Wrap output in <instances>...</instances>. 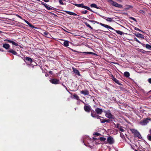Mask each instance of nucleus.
Segmentation results:
<instances>
[{
    "label": "nucleus",
    "instance_id": "cd10ccee",
    "mask_svg": "<svg viewBox=\"0 0 151 151\" xmlns=\"http://www.w3.org/2000/svg\"><path fill=\"white\" fill-rule=\"evenodd\" d=\"M27 61H29L30 63H32V60L31 58L29 57H27L25 59Z\"/></svg>",
    "mask_w": 151,
    "mask_h": 151
},
{
    "label": "nucleus",
    "instance_id": "8fccbe9b",
    "mask_svg": "<svg viewBox=\"0 0 151 151\" xmlns=\"http://www.w3.org/2000/svg\"><path fill=\"white\" fill-rule=\"evenodd\" d=\"M81 7H82V8H84V6H85L83 4H81Z\"/></svg>",
    "mask_w": 151,
    "mask_h": 151
},
{
    "label": "nucleus",
    "instance_id": "7c9ffc66",
    "mask_svg": "<svg viewBox=\"0 0 151 151\" xmlns=\"http://www.w3.org/2000/svg\"><path fill=\"white\" fill-rule=\"evenodd\" d=\"M145 47L147 48L149 50H151V45H149L146 44Z\"/></svg>",
    "mask_w": 151,
    "mask_h": 151
},
{
    "label": "nucleus",
    "instance_id": "a878e982",
    "mask_svg": "<svg viewBox=\"0 0 151 151\" xmlns=\"http://www.w3.org/2000/svg\"><path fill=\"white\" fill-rule=\"evenodd\" d=\"M91 7H93L97 9H98V7L95 4H91L90 6Z\"/></svg>",
    "mask_w": 151,
    "mask_h": 151
},
{
    "label": "nucleus",
    "instance_id": "09e8293b",
    "mask_svg": "<svg viewBox=\"0 0 151 151\" xmlns=\"http://www.w3.org/2000/svg\"><path fill=\"white\" fill-rule=\"evenodd\" d=\"M131 19L132 20H134V21H135V22L137 21L136 19L134 17H132L131 18Z\"/></svg>",
    "mask_w": 151,
    "mask_h": 151
},
{
    "label": "nucleus",
    "instance_id": "bf43d9fd",
    "mask_svg": "<svg viewBox=\"0 0 151 151\" xmlns=\"http://www.w3.org/2000/svg\"><path fill=\"white\" fill-rule=\"evenodd\" d=\"M47 4H46L45 3L43 5L46 7V6H47Z\"/></svg>",
    "mask_w": 151,
    "mask_h": 151
},
{
    "label": "nucleus",
    "instance_id": "f704fd0d",
    "mask_svg": "<svg viewBox=\"0 0 151 151\" xmlns=\"http://www.w3.org/2000/svg\"><path fill=\"white\" fill-rule=\"evenodd\" d=\"M99 139L101 141H105L106 140V138L104 137H100Z\"/></svg>",
    "mask_w": 151,
    "mask_h": 151
},
{
    "label": "nucleus",
    "instance_id": "e2e57ef3",
    "mask_svg": "<svg viewBox=\"0 0 151 151\" xmlns=\"http://www.w3.org/2000/svg\"><path fill=\"white\" fill-rule=\"evenodd\" d=\"M72 50L73 51V52H78L76 51V50Z\"/></svg>",
    "mask_w": 151,
    "mask_h": 151
},
{
    "label": "nucleus",
    "instance_id": "423d86ee",
    "mask_svg": "<svg viewBox=\"0 0 151 151\" xmlns=\"http://www.w3.org/2000/svg\"><path fill=\"white\" fill-rule=\"evenodd\" d=\"M50 82L52 84H56L60 83L59 81L56 79H52L50 80Z\"/></svg>",
    "mask_w": 151,
    "mask_h": 151
},
{
    "label": "nucleus",
    "instance_id": "4be33fe9",
    "mask_svg": "<svg viewBox=\"0 0 151 151\" xmlns=\"http://www.w3.org/2000/svg\"><path fill=\"white\" fill-rule=\"evenodd\" d=\"M132 6L131 5H126L125 6V7L124 8V9L125 10H127L129 9H130L131 8H132Z\"/></svg>",
    "mask_w": 151,
    "mask_h": 151
},
{
    "label": "nucleus",
    "instance_id": "f8f14e48",
    "mask_svg": "<svg viewBox=\"0 0 151 151\" xmlns=\"http://www.w3.org/2000/svg\"><path fill=\"white\" fill-rule=\"evenodd\" d=\"M23 20L28 25H29V26L32 27V28H35V27L34 26H33V25H32L29 22H28V21L24 19H23Z\"/></svg>",
    "mask_w": 151,
    "mask_h": 151
},
{
    "label": "nucleus",
    "instance_id": "39448f33",
    "mask_svg": "<svg viewBox=\"0 0 151 151\" xmlns=\"http://www.w3.org/2000/svg\"><path fill=\"white\" fill-rule=\"evenodd\" d=\"M106 113L105 116H106L109 119H113L114 116L109 111H105Z\"/></svg>",
    "mask_w": 151,
    "mask_h": 151
},
{
    "label": "nucleus",
    "instance_id": "5fc2aeb1",
    "mask_svg": "<svg viewBox=\"0 0 151 151\" xmlns=\"http://www.w3.org/2000/svg\"><path fill=\"white\" fill-rule=\"evenodd\" d=\"M44 1L46 2H47L49 1V0H44Z\"/></svg>",
    "mask_w": 151,
    "mask_h": 151
},
{
    "label": "nucleus",
    "instance_id": "9d476101",
    "mask_svg": "<svg viewBox=\"0 0 151 151\" xmlns=\"http://www.w3.org/2000/svg\"><path fill=\"white\" fill-rule=\"evenodd\" d=\"M80 93L81 94H83L85 96L88 95L89 94V92L87 90H82Z\"/></svg>",
    "mask_w": 151,
    "mask_h": 151
},
{
    "label": "nucleus",
    "instance_id": "58836bf2",
    "mask_svg": "<svg viewBox=\"0 0 151 151\" xmlns=\"http://www.w3.org/2000/svg\"><path fill=\"white\" fill-rule=\"evenodd\" d=\"M84 8L85 9L88 10L90 9V8L88 6H84Z\"/></svg>",
    "mask_w": 151,
    "mask_h": 151
},
{
    "label": "nucleus",
    "instance_id": "6e6552de",
    "mask_svg": "<svg viewBox=\"0 0 151 151\" xmlns=\"http://www.w3.org/2000/svg\"><path fill=\"white\" fill-rule=\"evenodd\" d=\"M111 77H112V79L116 83L118 84L120 86H122V84L120 83L119 80L116 79L113 75H111Z\"/></svg>",
    "mask_w": 151,
    "mask_h": 151
},
{
    "label": "nucleus",
    "instance_id": "ea45409f",
    "mask_svg": "<svg viewBox=\"0 0 151 151\" xmlns=\"http://www.w3.org/2000/svg\"><path fill=\"white\" fill-rule=\"evenodd\" d=\"M93 135H96L97 136H99L101 135V134L100 133H98V132L95 133H93Z\"/></svg>",
    "mask_w": 151,
    "mask_h": 151
},
{
    "label": "nucleus",
    "instance_id": "72a5a7b5",
    "mask_svg": "<svg viewBox=\"0 0 151 151\" xmlns=\"http://www.w3.org/2000/svg\"><path fill=\"white\" fill-rule=\"evenodd\" d=\"M85 25L88 27L90 28L91 29H93V28L91 27V26L87 22H85Z\"/></svg>",
    "mask_w": 151,
    "mask_h": 151
},
{
    "label": "nucleus",
    "instance_id": "c756f323",
    "mask_svg": "<svg viewBox=\"0 0 151 151\" xmlns=\"http://www.w3.org/2000/svg\"><path fill=\"white\" fill-rule=\"evenodd\" d=\"M82 53H84V54H94V53L93 52H81Z\"/></svg>",
    "mask_w": 151,
    "mask_h": 151
},
{
    "label": "nucleus",
    "instance_id": "7ed1b4c3",
    "mask_svg": "<svg viewBox=\"0 0 151 151\" xmlns=\"http://www.w3.org/2000/svg\"><path fill=\"white\" fill-rule=\"evenodd\" d=\"M150 121H151V119L148 118H144L142 121L139 122V124L145 126Z\"/></svg>",
    "mask_w": 151,
    "mask_h": 151
},
{
    "label": "nucleus",
    "instance_id": "aec40b11",
    "mask_svg": "<svg viewBox=\"0 0 151 151\" xmlns=\"http://www.w3.org/2000/svg\"><path fill=\"white\" fill-rule=\"evenodd\" d=\"M130 130L132 132V133L134 134V135H135L136 134H137V132H138V131L137 130L134 129H130Z\"/></svg>",
    "mask_w": 151,
    "mask_h": 151
},
{
    "label": "nucleus",
    "instance_id": "e433bc0d",
    "mask_svg": "<svg viewBox=\"0 0 151 151\" xmlns=\"http://www.w3.org/2000/svg\"><path fill=\"white\" fill-rule=\"evenodd\" d=\"M60 4L63 5L64 4L63 1V0H58Z\"/></svg>",
    "mask_w": 151,
    "mask_h": 151
},
{
    "label": "nucleus",
    "instance_id": "79ce46f5",
    "mask_svg": "<svg viewBox=\"0 0 151 151\" xmlns=\"http://www.w3.org/2000/svg\"><path fill=\"white\" fill-rule=\"evenodd\" d=\"M45 8L48 10H50L52 9V8L49 7L48 5H47Z\"/></svg>",
    "mask_w": 151,
    "mask_h": 151
},
{
    "label": "nucleus",
    "instance_id": "13d9d810",
    "mask_svg": "<svg viewBox=\"0 0 151 151\" xmlns=\"http://www.w3.org/2000/svg\"><path fill=\"white\" fill-rule=\"evenodd\" d=\"M10 40H7V39H6V40H4V41H7L8 42H9V41H10Z\"/></svg>",
    "mask_w": 151,
    "mask_h": 151
},
{
    "label": "nucleus",
    "instance_id": "de8ad7c7",
    "mask_svg": "<svg viewBox=\"0 0 151 151\" xmlns=\"http://www.w3.org/2000/svg\"><path fill=\"white\" fill-rule=\"evenodd\" d=\"M139 12L141 13H142L143 14L145 13L144 11L143 10H140Z\"/></svg>",
    "mask_w": 151,
    "mask_h": 151
},
{
    "label": "nucleus",
    "instance_id": "4d7b16f0",
    "mask_svg": "<svg viewBox=\"0 0 151 151\" xmlns=\"http://www.w3.org/2000/svg\"><path fill=\"white\" fill-rule=\"evenodd\" d=\"M40 1L41 2V4L43 5H44V4L45 3L42 1Z\"/></svg>",
    "mask_w": 151,
    "mask_h": 151
},
{
    "label": "nucleus",
    "instance_id": "ddd939ff",
    "mask_svg": "<svg viewBox=\"0 0 151 151\" xmlns=\"http://www.w3.org/2000/svg\"><path fill=\"white\" fill-rule=\"evenodd\" d=\"M8 52L12 53L14 55H17V54L16 52L12 49H10L8 51Z\"/></svg>",
    "mask_w": 151,
    "mask_h": 151
},
{
    "label": "nucleus",
    "instance_id": "69168bd1",
    "mask_svg": "<svg viewBox=\"0 0 151 151\" xmlns=\"http://www.w3.org/2000/svg\"><path fill=\"white\" fill-rule=\"evenodd\" d=\"M89 10L90 11H91V12H92V11L91 9H90V10Z\"/></svg>",
    "mask_w": 151,
    "mask_h": 151
},
{
    "label": "nucleus",
    "instance_id": "20e7f679",
    "mask_svg": "<svg viewBox=\"0 0 151 151\" xmlns=\"http://www.w3.org/2000/svg\"><path fill=\"white\" fill-rule=\"evenodd\" d=\"M107 143L109 144H112L114 143V141L113 138L111 136L108 137L107 139Z\"/></svg>",
    "mask_w": 151,
    "mask_h": 151
},
{
    "label": "nucleus",
    "instance_id": "338daca9",
    "mask_svg": "<svg viewBox=\"0 0 151 151\" xmlns=\"http://www.w3.org/2000/svg\"><path fill=\"white\" fill-rule=\"evenodd\" d=\"M81 101L84 104H85V103L84 102H83V101H82V100H81Z\"/></svg>",
    "mask_w": 151,
    "mask_h": 151
},
{
    "label": "nucleus",
    "instance_id": "864d4df0",
    "mask_svg": "<svg viewBox=\"0 0 151 151\" xmlns=\"http://www.w3.org/2000/svg\"><path fill=\"white\" fill-rule=\"evenodd\" d=\"M100 117H101L100 116H99L98 115H97V116H96V118H97V119H99V118Z\"/></svg>",
    "mask_w": 151,
    "mask_h": 151
},
{
    "label": "nucleus",
    "instance_id": "a19ab883",
    "mask_svg": "<svg viewBox=\"0 0 151 151\" xmlns=\"http://www.w3.org/2000/svg\"><path fill=\"white\" fill-rule=\"evenodd\" d=\"M74 5L75 6H77L78 7H81V4H74Z\"/></svg>",
    "mask_w": 151,
    "mask_h": 151
},
{
    "label": "nucleus",
    "instance_id": "052dcab7",
    "mask_svg": "<svg viewBox=\"0 0 151 151\" xmlns=\"http://www.w3.org/2000/svg\"><path fill=\"white\" fill-rule=\"evenodd\" d=\"M47 4H46L45 3L43 5L46 7V6H47Z\"/></svg>",
    "mask_w": 151,
    "mask_h": 151
},
{
    "label": "nucleus",
    "instance_id": "dca6fc26",
    "mask_svg": "<svg viewBox=\"0 0 151 151\" xmlns=\"http://www.w3.org/2000/svg\"><path fill=\"white\" fill-rule=\"evenodd\" d=\"M65 12L66 13H67L69 15H73V16H77V14H76L75 13L73 12H70V11H65Z\"/></svg>",
    "mask_w": 151,
    "mask_h": 151
},
{
    "label": "nucleus",
    "instance_id": "1a4fd4ad",
    "mask_svg": "<svg viewBox=\"0 0 151 151\" xmlns=\"http://www.w3.org/2000/svg\"><path fill=\"white\" fill-rule=\"evenodd\" d=\"M95 111L96 113L99 114H101L103 112L102 109L99 108H97L95 109Z\"/></svg>",
    "mask_w": 151,
    "mask_h": 151
},
{
    "label": "nucleus",
    "instance_id": "b1692460",
    "mask_svg": "<svg viewBox=\"0 0 151 151\" xmlns=\"http://www.w3.org/2000/svg\"><path fill=\"white\" fill-rule=\"evenodd\" d=\"M135 35L137 37L144 38V36L142 34L138 33Z\"/></svg>",
    "mask_w": 151,
    "mask_h": 151
},
{
    "label": "nucleus",
    "instance_id": "603ef678",
    "mask_svg": "<svg viewBox=\"0 0 151 151\" xmlns=\"http://www.w3.org/2000/svg\"><path fill=\"white\" fill-rule=\"evenodd\" d=\"M89 21L90 22H95L96 23H97V22L91 20H89Z\"/></svg>",
    "mask_w": 151,
    "mask_h": 151
},
{
    "label": "nucleus",
    "instance_id": "c9c22d12",
    "mask_svg": "<svg viewBox=\"0 0 151 151\" xmlns=\"http://www.w3.org/2000/svg\"><path fill=\"white\" fill-rule=\"evenodd\" d=\"M134 40L135 41H137V42H138L140 44H142V43H141L140 42H139V40H138V39L136 37H134Z\"/></svg>",
    "mask_w": 151,
    "mask_h": 151
},
{
    "label": "nucleus",
    "instance_id": "6ab92c4d",
    "mask_svg": "<svg viewBox=\"0 0 151 151\" xmlns=\"http://www.w3.org/2000/svg\"><path fill=\"white\" fill-rule=\"evenodd\" d=\"M69 42L67 40L65 41L63 43L64 45L66 47L68 46L69 45Z\"/></svg>",
    "mask_w": 151,
    "mask_h": 151
},
{
    "label": "nucleus",
    "instance_id": "f257e3e1",
    "mask_svg": "<svg viewBox=\"0 0 151 151\" xmlns=\"http://www.w3.org/2000/svg\"><path fill=\"white\" fill-rule=\"evenodd\" d=\"M100 24L101 26L104 27H105L107 29H112L115 31L117 34H119L121 35H122L123 34V32H122L119 30H115L112 27L107 25L101 23H100Z\"/></svg>",
    "mask_w": 151,
    "mask_h": 151
},
{
    "label": "nucleus",
    "instance_id": "0eeeda50",
    "mask_svg": "<svg viewBox=\"0 0 151 151\" xmlns=\"http://www.w3.org/2000/svg\"><path fill=\"white\" fill-rule=\"evenodd\" d=\"M84 109L87 112H89L91 110V107L89 105H85L84 106Z\"/></svg>",
    "mask_w": 151,
    "mask_h": 151
},
{
    "label": "nucleus",
    "instance_id": "a18cd8bd",
    "mask_svg": "<svg viewBox=\"0 0 151 151\" xmlns=\"http://www.w3.org/2000/svg\"><path fill=\"white\" fill-rule=\"evenodd\" d=\"M100 120L101 122L102 123H104L106 122V121L105 119H102V120H101V119H100Z\"/></svg>",
    "mask_w": 151,
    "mask_h": 151
},
{
    "label": "nucleus",
    "instance_id": "393cba45",
    "mask_svg": "<svg viewBox=\"0 0 151 151\" xmlns=\"http://www.w3.org/2000/svg\"><path fill=\"white\" fill-rule=\"evenodd\" d=\"M9 42L11 43L12 45H14L15 46H18V45L17 43L13 41L10 40V41H9Z\"/></svg>",
    "mask_w": 151,
    "mask_h": 151
},
{
    "label": "nucleus",
    "instance_id": "9b49d317",
    "mask_svg": "<svg viewBox=\"0 0 151 151\" xmlns=\"http://www.w3.org/2000/svg\"><path fill=\"white\" fill-rule=\"evenodd\" d=\"M10 47L9 45L8 44L4 43L3 45V47L6 50L9 49Z\"/></svg>",
    "mask_w": 151,
    "mask_h": 151
},
{
    "label": "nucleus",
    "instance_id": "774afa93",
    "mask_svg": "<svg viewBox=\"0 0 151 151\" xmlns=\"http://www.w3.org/2000/svg\"><path fill=\"white\" fill-rule=\"evenodd\" d=\"M89 147H90L91 148H92V146H89Z\"/></svg>",
    "mask_w": 151,
    "mask_h": 151
},
{
    "label": "nucleus",
    "instance_id": "4468645a",
    "mask_svg": "<svg viewBox=\"0 0 151 151\" xmlns=\"http://www.w3.org/2000/svg\"><path fill=\"white\" fill-rule=\"evenodd\" d=\"M73 71L76 75H77L79 76H81V75L80 74L79 71L76 68H73Z\"/></svg>",
    "mask_w": 151,
    "mask_h": 151
},
{
    "label": "nucleus",
    "instance_id": "f03ea898",
    "mask_svg": "<svg viewBox=\"0 0 151 151\" xmlns=\"http://www.w3.org/2000/svg\"><path fill=\"white\" fill-rule=\"evenodd\" d=\"M107 1L108 2L110 3L111 4L115 7L119 8H122L123 7L122 5L119 4L112 0H107Z\"/></svg>",
    "mask_w": 151,
    "mask_h": 151
},
{
    "label": "nucleus",
    "instance_id": "6e6d98bb",
    "mask_svg": "<svg viewBox=\"0 0 151 151\" xmlns=\"http://www.w3.org/2000/svg\"><path fill=\"white\" fill-rule=\"evenodd\" d=\"M49 73L51 74H52V72L51 71H50L49 72Z\"/></svg>",
    "mask_w": 151,
    "mask_h": 151
},
{
    "label": "nucleus",
    "instance_id": "4c0bfd02",
    "mask_svg": "<svg viewBox=\"0 0 151 151\" xmlns=\"http://www.w3.org/2000/svg\"><path fill=\"white\" fill-rule=\"evenodd\" d=\"M134 29L135 30H136L138 31H140V32H143V31H142L141 30L139 29V28H138L137 27H135L134 28Z\"/></svg>",
    "mask_w": 151,
    "mask_h": 151
},
{
    "label": "nucleus",
    "instance_id": "680f3d73",
    "mask_svg": "<svg viewBox=\"0 0 151 151\" xmlns=\"http://www.w3.org/2000/svg\"><path fill=\"white\" fill-rule=\"evenodd\" d=\"M62 85L63 86H64V87H65V88L66 89H67V87H66L65 86H64V85L63 84H62Z\"/></svg>",
    "mask_w": 151,
    "mask_h": 151
},
{
    "label": "nucleus",
    "instance_id": "3c124183",
    "mask_svg": "<svg viewBox=\"0 0 151 151\" xmlns=\"http://www.w3.org/2000/svg\"><path fill=\"white\" fill-rule=\"evenodd\" d=\"M148 81L150 83H151V78H150L148 79Z\"/></svg>",
    "mask_w": 151,
    "mask_h": 151
},
{
    "label": "nucleus",
    "instance_id": "f3484780",
    "mask_svg": "<svg viewBox=\"0 0 151 151\" xmlns=\"http://www.w3.org/2000/svg\"><path fill=\"white\" fill-rule=\"evenodd\" d=\"M134 136H135L137 137L139 139H142V136L140 134V133L138 132L137 133V134H136Z\"/></svg>",
    "mask_w": 151,
    "mask_h": 151
},
{
    "label": "nucleus",
    "instance_id": "bb28decb",
    "mask_svg": "<svg viewBox=\"0 0 151 151\" xmlns=\"http://www.w3.org/2000/svg\"><path fill=\"white\" fill-rule=\"evenodd\" d=\"M43 34L45 35L46 36L48 37H49L48 36V35H50L49 33L45 31L43 32Z\"/></svg>",
    "mask_w": 151,
    "mask_h": 151
},
{
    "label": "nucleus",
    "instance_id": "473e14b6",
    "mask_svg": "<svg viewBox=\"0 0 151 151\" xmlns=\"http://www.w3.org/2000/svg\"><path fill=\"white\" fill-rule=\"evenodd\" d=\"M147 138L149 140L151 141V134H148L147 136Z\"/></svg>",
    "mask_w": 151,
    "mask_h": 151
},
{
    "label": "nucleus",
    "instance_id": "2f4dec72",
    "mask_svg": "<svg viewBox=\"0 0 151 151\" xmlns=\"http://www.w3.org/2000/svg\"><path fill=\"white\" fill-rule=\"evenodd\" d=\"M97 115H96L95 114H93L92 113V111H91V115L92 117L95 118L96 117Z\"/></svg>",
    "mask_w": 151,
    "mask_h": 151
},
{
    "label": "nucleus",
    "instance_id": "5701e85b",
    "mask_svg": "<svg viewBox=\"0 0 151 151\" xmlns=\"http://www.w3.org/2000/svg\"><path fill=\"white\" fill-rule=\"evenodd\" d=\"M124 75L126 77H129L130 76V74L128 72L126 71L124 72Z\"/></svg>",
    "mask_w": 151,
    "mask_h": 151
},
{
    "label": "nucleus",
    "instance_id": "2eb2a0df",
    "mask_svg": "<svg viewBox=\"0 0 151 151\" xmlns=\"http://www.w3.org/2000/svg\"><path fill=\"white\" fill-rule=\"evenodd\" d=\"M71 98L72 99H74L78 100L79 99V96L75 94H73L72 96H71Z\"/></svg>",
    "mask_w": 151,
    "mask_h": 151
},
{
    "label": "nucleus",
    "instance_id": "412c9836",
    "mask_svg": "<svg viewBox=\"0 0 151 151\" xmlns=\"http://www.w3.org/2000/svg\"><path fill=\"white\" fill-rule=\"evenodd\" d=\"M130 130L132 132V133L134 134V135H135L136 134H137V132H138V131L137 130L134 129H130Z\"/></svg>",
    "mask_w": 151,
    "mask_h": 151
},
{
    "label": "nucleus",
    "instance_id": "49530a36",
    "mask_svg": "<svg viewBox=\"0 0 151 151\" xmlns=\"http://www.w3.org/2000/svg\"><path fill=\"white\" fill-rule=\"evenodd\" d=\"M120 135L121 137L122 138H123V137H124V135L122 133H120Z\"/></svg>",
    "mask_w": 151,
    "mask_h": 151
},
{
    "label": "nucleus",
    "instance_id": "0e129e2a",
    "mask_svg": "<svg viewBox=\"0 0 151 151\" xmlns=\"http://www.w3.org/2000/svg\"><path fill=\"white\" fill-rule=\"evenodd\" d=\"M149 132L150 133V134H151V129L150 130H149Z\"/></svg>",
    "mask_w": 151,
    "mask_h": 151
},
{
    "label": "nucleus",
    "instance_id": "c03bdc74",
    "mask_svg": "<svg viewBox=\"0 0 151 151\" xmlns=\"http://www.w3.org/2000/svg\"><path fill=\"white\" fill-rule=\"evenodd\" d=\"M15 15L16 16H17V17H18L19 18H20L21 19H22V20H23V19H23L22 18V17H21L19 15L17 14H16Z\"/></svg>",
    "mask_w": 151,
    "mask_h": 151
},
{
    "label": "nucleus",
    "instance_id": "c85d7f7f",
    "mask_svg": "<svg viewBox=\"0 0 151 151\" xmlns=\"http://www.w3.org/2000/svg\"><path fill=\"white\" fill-rule=\"evenodd\" d=\"M108 22H111L112 21V19L111 18L108 17L106 19H105Z\"/></svg>",
    "mask_w": 151,
    "mask_h": 151
},
{
    "label": "nucleus",
    "instance_id": "a211bd4d",
    "mask_svg": "<svg viewBox=\"0 0 151 151\" xmlns=\"http://www.w3.org/2000/svg\"><path fill=\"white\" fill-rule=\"evenodd\" d=\"M117 127L120 131L122 132H124V129L122 127L117 125Z\"/></svg>",
    "mask_w": 151,
    "mask_h": 151
},
{
    "label": "nucleus",
    "instance_id": "37998d69",
    "mask_svg": "<svg viewBox=\"0 0 151 151\" xmlns=\"http://www.w3.org/2000/svg\"><path fill=\"white\" fill-rule=\"evenodd\" d=\"M87 12H88V11L86 10H85L84 11H82L81 12L83 14H86L87 13Z\"/></svg>",
    "mask_w": 151,
    "mask_h": 151
}]
</instances>
